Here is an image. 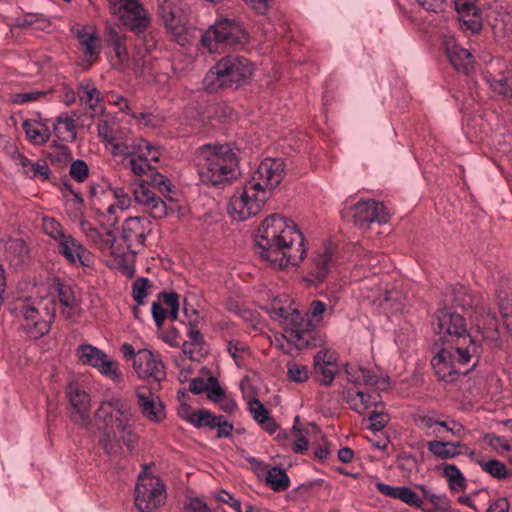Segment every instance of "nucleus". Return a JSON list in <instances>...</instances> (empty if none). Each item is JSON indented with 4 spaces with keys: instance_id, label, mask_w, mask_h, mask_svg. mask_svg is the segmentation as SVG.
I'll return each mask as SVG.
<instances>
[{
    "instance_id": "nucleus-1",
    "label": "nucleus",
    "mask_w": 512,
    "mask_h": 512,
    "mask_svg": "<svg viewBox=\"0 0 512 512\" xmlns=\"http://www.w3.org/2000/svg\"><path fill=\"white\" fill-rule=\"evenodd\" d=\"M254 241L259 257L274 269L296 266L306 253L303 233L292 220L280 214H272L262 221Z\"/></svg>"
},
{
    "instance_id": "nucleus-2",
    "label": "nucleus",
    "mask_w": 512,
    "mask_h": 512,
    "mask_svg": "<svg viewBox=\"0 0 512 512\" xmlns=\"http://www.w3.org/2000/svg\"><path fill=\"white\" fill-rule=\"evenodd\" d=\"M285 176L282 158H265L250 180L230 198L228 212L234 220L244 221L258 214Z\"/></svg>"
},
{
    "instance_id": "nucleus-3",
    "label": "nucleus",
    "mask_w": 512,
    "mask_h": 512,
    "mask_svg": "<svg viewBox=\"0 0 512 512\" xmlns=\"http://www.w3.org/2000/svg\"><path fill=\"white\" fill-rule=\"evenodd\" d=\"M94 418L97 425L103 429V436L99 442L107 454H111L115 449L116 433L128 449L136 446L138 436L133 425V414L124 399L111 397L101 401L94 412Z\"/></svg>"
},
{
    "instance_id": "nucleus-4",
    "label": "nucleus",
    "mask_w": 512,
    "mask_h": 512,
    "mask_svg": "<svg viewBox=\"0 0 512 512\" xmlns=\"http://www.w3.org/2000/svg\"><path fill=\"white\" fill-rule=\"evenodd\" d=\"M195 165L202 183L219 186L236 177L238 161L229 144H204L196 151Z\"/></svg>"
},
{
    "instance_id": "nucleus-5",
    "label": "nucleus",
    "mask_w": 512,
    "mask_h": 512,
    "mask_svg": "<svg viewBox=\"0 0 512 512\" xmlns=\"http://www.w3.org/2000/svg\"><path fill=\"white\" fill-rule=\"evenodd\" d=\"M344 371L347 381L355 385L343 391L344 399L351 410L364 414L371 408L382 407V399L377 391H366L359 386L384 389L388 384L387 375L349 363L345 365Z\"/></svg>"
},
{
    "instance_id": "nucleus-6",
    "label": "nucleus",
    "mask_w": 512,
    "mask_h": 512,
    "mask_svg": "<svg viewBox=\"0 0 512 512\" xmlns=\"http://www.w3.org/2000/svg\"><path fill=\"white\" fill-rule=\"evenodd\" d=\"M254 65L239 55H227L217 61L205 75L203 84L206 91L213 93L222 89H238L248 83L253 75Z\"/></svg>"
},
{
    "instance_id": "nucleus-7",
    "label": "nucleus",
    "mask_w": 512,
    "mask_h": 512,
    "mask_svg": "<svg viewBox=\"0 0 512 512\" xmlns=\"http://www.w3.org/2000/svg\"><path fill=\"white\" fill-rule=\"evenodd\" d=\"M481 354L480 344H449L439 349L431 360V365L439 379L445 382H454L458 376L466 375L469 371V364L476 362Z\"/></svg>"
},
{
    "instance_id": "nucleus-8",
    "label": "nucleus",
    "mask_w": 512,
    "mask_h": 512,
    "mask_svg": "<svg viewBox=\"0 0 512 512\" xmlns=\"http://www.w3.org/2000/svg\"><path fill=\"white\" fill-rule=\"evenodd\" d=\"M56 303L54 296L39 299H23L15 303L12 312L21 317V327L33 339L48 334L55 319Z\"/></svg>"
},
{
    "instance_id": "nucleus-9",
    "label": "nucleus",
    "mask_w": 512,
    "mask_h": 512,
    "mask_svg": "<svg viewBox=\"0 0 512 512\" xmlns=\"http://www.w3.org/2000/svg\"><path fill=\"white\" fill-rule=\"evenodd\" d=\"M435 331L445 343L461 345L480 344L468 332L465 318L452 307L437 311Z\"/></svg>"
},
{
    "instance_id": "nucleus-10",
    "label": "nucleus",
    "mask_w": 512,
    "mask_h": 512,
    "mask_svg": "<svg viewBox=\"0 0 512 512\" xmlns=\"http://www.w3.org/2000/svg\"><path fill=\"white\" fill-rule=\"evenodd\" d=\"M166 499V489L163 481L147 471L139 474L135 486V506L140 512H152L160 507Z\"/></svg>"
},
{
    "instance_id": "nucleus-11",
    "label": "nucleus",
    "mask_w": 512,
    "mask_h": 512,
    "mask_svg": "<svg viewBox=\"0 0 512 512\" xmlns=\"http://www.w3.org/2000/svg\"><path fill=\"white\" fill-rule=\"evenodd\" d=\"M416 427L426 437L434 439L445 438V433L461 438L464 435V427L453 419L445 418L434 410L419 411L414 415Z\"/></svg>"
},
{
    "instance_id": "nucleus-12",
    "label": "nucleus",
    "mask_w": 512,
    "mask_h": 512,
    "mask_svg": "<svg viewBox=\"0 0 512 512\" xmlns=\"http://www.w3.org/2000/svg\"><path fill=\"white\" fill-rule=\"evenodd\" d=\"M159 15L168 33L180 45L187 41V5L180 0H158Z\"/></svg>"
},
{
    "instance_id": "nucleus-13",
    "label": "nucleus",
    "mask_w": 512,
    "mask_h": 512,
    "mask_svg": "<svg viewBox=\"0 0 512 512\" xmlns=\"http://www.w3.org/2000/svg\"><path fill=\"white\" fill-rule=\"evenodd\" d=\"M75 355L82 365L97 369L103 376L114 383H120L123 380V374L118 363L110 359L99 348L91 344H82L76 349Z\"/></svg>"
},
{
    "instance_id": "nucleus-14",
    "label": "nucleus",
    "mask_w": 512,
    "mask_h": 512,
    "mask_svg": "<svg viewBox=\"0 0 512 512\" xmlns=\"http://www.w3.org/2000/svg\"><path fill=\"white\" fill-rule=\"evenodd\" d=\"M114 13L132 32L140 35L151 23V18L139 0H110Z\"/></svg>"
},
{
    "instance_id": "nucleus-15",
    "label": "nucleus",
    "mask_w": 512,
    "mask_h": 512,
    "mask_svg": "<svg viewBox=\"0 0 512 512\" xmlns=\"http://www.w3.org/2000/svg\"><path fill=\"white\" fill-rule=\"evenodd\" d=\"M264 291L267 302L262 306V309L269 313L273 319L289 321L295 326L298 325V320L304 321L288 293L280 292V290Z\"/></svg>"
},
{
    "instance_id": "nucleus-16",
    "label": "nucleus",
    "mask_w": 512,
    "mask_h": 512,
    "mask_svg": "<svg viewBox=\"0 0 512 512\" xmlns=\"http://www.w3.org/2000/svg\"><path fill=\"white\" fill-rule=\"evenodd\" d=\"M390 214L383 203L373 199L362 200L353 206V221L359 229H369L371 223L385 224Z\"/></svg>"
},
{
    "instance_id": "nucleus-17",
    "label": "nucleus",
    "mask_w": 512,
    "mask_h": 512,
    "mask_svg": "<svg viewBox=\"0 0 512 512\" xmlns=\"http://www.w3.org/2000/svg\"><path fill=\"white\" fill-rule=\"evenodd\" d=\"M67 397L71 406L70 417L72 421L85 429H90L92 424L90 415V395L81 385L70 383L67 388Z\"/></svg>"
},
{
    "instance_id": "nucleus-18",
    "label": "nucleus",
    "mask_w": 512,
    "mask_h": 512,
    "mask_svg": "<svg viewBox=\"0 0 512 512\" xmlns=\"http://www.w3.org/2000/svg\"><path fill=\"white\" fill-rule=\"evenodd\" d=\"M151 231V222L147 217H129L122 226V239L130 252L137 253L138 249L144 246Z\"/></svg>"
},
{
    "instance_id": "nucleus-19",
    "label": "nucleus",
    "mask_w": 512,
    "mask_h": 512,
    "mask_svg": "<svg viewBox=\"0 0 512 512\" xmlns=\"http://www.w3.org/2000/svg\"><path fill=\"white\" fill-rule=\"evenodd\" d=\"M129 192L133 195L134 201L142 205L153 218L160 219L167 215L165 202L145 182L131 183L129 185Z\"/></svg>"
},
{
    "instance_id": "nucleus-20",
    "label": "nucleus",
    "mask_w": 512,
    "mask_h": 512,
    "mask_svg": "<svg viewBox=\"0 0 512 512\" xmlns=\"http://www.w3.org/2000/svg\"><path fill=\"white\" fill-rule=\"evenodd\" d=\"M215 41L224 47L238 49L248 40L247 32L241 25L229 19H221L213 25Z\"/></svg>"
},
{
    "instance_id": "nucleus-21",
    "label": "nucleus",
    "mask_w": 512,
    "mask_h": 512,
    "mask_svg": "<svg viewBox=\"0 0 512 512\" xmlns=\"http://www.w3.org/2000/svg\"><path fill=\"white\" fill-rule=\"evenodd\" d=\"M132 366L139 378L148 381L159 383L166 375L163 362L147 349L137 351Z\"/></svg>"
},
{
    "instance_id": "nucleus-22",
    "label": "nucleus",
    "mask_w": 512,
    "mask_h": 512,
    "mask_svg": "<svg viewBox=\"0 0 512 512\" xmlns=\"http://www.w3.org/2000/svg\"><path fill=\"white\" fill-rule=\"evenodd\" d=\"M137 404L145 419L153 424H161L166 418L165 405L160 397L150 390H138Z\"/></svg>"
},
{
    "instance_id": "nucleus-23",
    "label": "nucleus",
    "mask_w": 512,
    "mask_h": 512,
    "mask_svg": "<svg viewBox=\"0 0 512 512\" xmlns=\"http://www.w3.org/2000/svg\"><path fill=\"white\" fill-rule=\"evenodd\" d=\"M57 251L70 264L89 267L92 263L91 253L71 234L57 243Z\"/></svg>"
},
{
    "instance_id": "nucleus-24",
    "label": "nucleus",
    "mask_w": 512,
    "mask_h": 512,
    "mask_svg": "<svg viewBox=\"0 0 512 512\" xmlns=\"http://www.w3.org/2000/svg\"><path fill=\"white\" fill-rule=\"evenodd\" d=\"M179 313V296L175 292H161L158 301L152 304V317L155 324L160 327L166 315L171 320H176Z\"/></svg>"
},
{
    "instance_id": "nucleus-25",
    "label": "nucleus",
    "mask_w": 512,
    "mask_h": 512,
    "mask_svg": "<svg viewBox=\"0 0 512 512\" xmlns=\"http://www.w3.org/2000/svg\"><path fill=\"white\" fill-rule=\"evenodd\" d=\"M446 55L455 70L468 74L473 69L474 58L469 50L458 45L453 37L444 39Z\"/></svg>"
},
{
    "instance_id": "nucleus-26",
    "label": "nucleus",
    "mask_w": 512,
    "mask_h": 512,
    "mask_svg": "<svg viewBox=\"0 0 512 512\" xmlns=\"http://www.w3.org/2000/svg\"><path fill=\"white\" fill-rule=\"evenodd\" d=\"M332 264V255L325 250L317 254L309 263L303 280L307 285L318 286L326 279Z\"/></svg>"
},
{
    "instance_id": "nucleus-27",
    "label": "nucleus",
    "mask_w": 512,
    "mask_h": 512,
    "mask_svg": "<svg viewBox=\"0 0 512 512\" xmlns=\"http://www.w3.org/2000/svg\"><path fill=\"white\" fill-rule=\"evenodd\" d=\"M77 95L82 103L89 106L91 117L104 113L105 105L101 92L90 79H84L80 82L77 88Z\"/></svg>"
},
{
    "instance_id": "nucleus-28",
    "label": "nucleus",
    "mask_w": 512,
    "mask_h": 512,
    "mask_svg": "<svg viewBox=\"0 0 512 512\" xmlns=\"http://www.w3.org/2000/svg\"><path fill=\"white\" fill-rule=\"evenodd\" d=\"M337 358L333 351L320 350L314 356L315 371L320 377V382L323 385H330L335 379L337 370Z\"/></svg>"
},
{
    "instance_id": "nucleus-29",
    "label": "nucleus",
    "mask_w": 512,
    "mask_h": 512,
    "mask_svg": "<svg viewBox=\"0 0 512 512\" xmlns=\"http://www.w3.org/2000/svg\"><path fill=\"white\" fill-rule=\"evenodd\" d=\"M376 489L385 496L399 499L407 505L422 509L423 500L407 486H391L383 482H378L376 483Z\"/></svg>"
},
{
    "instance_id": "nucleus-30",
    "label": "nucleus",
    "mask_w": 512,
    "mask_h": 512,
    "mask_svg": "<svg viewBox=\"0 0 512 512\" xmlns=\"http://www.w3.org/2000/svg\"><path fill=\"white\" fill-rule=\"evenodd\" d=\"M426 446L433 456L441 460H449L461 455L463 453L462 449L465 447L462 442L442 441L440 439L428 441Z\"/></svg>"
},
{
    "instance_id": "nucleus-31",
    "label": "nucleus",
    "mask_w": 512,
    "mask_h": 512,
    "mask_svg": "<svg viewBox=\"0 0 512 512\" xmlns=\"http://www.w3.org/2000/svg\"><path fill=\"white\" fill-rule=\"evenodd\" d=\"M58 302L62 313L67 318L79 317L82 313L81 300L75 295L74 290H57Z\"/></svg>"
},
{
    "instance_id": "nucleus-32",
    "label": "nucleus",
    "mask_w": 512,
    "mask_h": 512,
    "mask_svg": "<svg viewBox=\"0 0 512 512\" xmlns=\"http://www.w3.org/2000/svg\"><path fill=\"white\" fill-rule=\"evenodd\" d=\"M454 4L459 19L472 31H478L481 28V23L477 19L475 0H454Z\"/></svg>"
},
{
    "instance_id": "nucleus-33",
    "label": "nucleus",
    "mask_w": 512,
    "mask_h": 512,
    "mask_svg": "<svg viewBox=\"0 0 512 512\" xmlns=\"http://www.w3.org/2000/svg\"><path fill=\"white\" fill-rule=\"evenodd\" d=\"M443 476L446 478L451 492H459L466 489L467 480L455 464H444Z\"/></svg>"
},
{
    "instance_id": "nucleus-34",
    "label": "nucleus",
    "mask_w": 512,
    "mask_h": 512,
    "mask_svg": "<svg viewBox=\"0 0 512 512\" xmlns=\"http://www.w3.org/2000/svg\"><path fill=\"white\" fill-rule=\"evenodd\" d=\"M266 483L276 491H285L290 486V479L284 469L280 467H269L266 470Z\"/></svg>"
},
{
    "instance_id": "nucleus-35",
    "label": "nucleus",
    "mask_w": 512,
    "mask_h": 512,
    "mask_svg": "<svg viewBox=\"0 0 512 512\" xmlns=\"http://www.w3.org/2000/svg\"><path fill=\"white\" fill-rule=\"evenodd\" d=\"M76 35L87 55L95 56L100 53L101 40L98 38L95 31H88L86 28H81L77 29Z\"/></svg>"
},
{
    "instance_id": "nucleus-36",
    "label": "nucleus",
    "mask_w": 512,
    "mask_h": 512,
    "mask_svg": "<svg viewBox=\"0 0 512 512\" xmlns=\"http://www.w3.org/2000/svg\"><path fill=\"white\" fill-rule=\"evenodd\" d=\"M118 212L120 208L114 203L96 209L97 218L106 229L116 226L119 221Z\"/></svg>"
},
{
    "instance_id": "nucleus-37",
    "label": "nucleus",
    "mask_w": 512,
    "mask_h": 512,
    "mask_svg": "<svg viewBox=\"0 0 512 512\" xmlns=\"http://www.w3.org/2000/svg\"><path fill=\"white\" fill-rule=\"evenodd\" d=\"M27 137L35 144L46 143L50 138V131L47 127H39L37 122L25 120L22 124Z\"/></svg>"
},
{
    "instance_id": "nucleus-38",
    "label": "nucleus",
    "mask_w": 512,
    "mask_h": 512,
    "mask_svg": "<svg viewBox=\"0 0 512 512\" xmlns=\"http://www.w3.org/2000/svg\"><path fill=\"white\" fill-rule=\"evenodd\" d=\"M29 249L23 239H8L5 243V254L9 259H17L23 261L28 255Z\"/></svg>"
},
{
    "instance_id": "nucleus-39",
    "label": "nucleus",
    "mask_w": 512,
    "mask_h": 512,
    "mask_svg": "<svg viewBox=\"0 0 512 512\" xmlns=\"http://www.w3.org/2000/svg\"><path fill=\"white\" fill-rule=\"evenodd\" d=\"M54 133L58 138H63L64 133H68L71 138L76 137L75 120L67 113H61L53 125Z\"/></svg>"
},
{
    "instance_id": "nucleus-40",
    "label": "nucleus",
    "mask_w": 512,
    "mask_h": 512,
    "mask_svg": "<svg viewBox=\"0 0 512 512\" xmlns=\"http://www.w3.org/2000/svg\"><path fill=\"white\" fill-rule=\"evenodd\" d=\"M491 87L494 91L508 95L512 93V65L506 67L504 71L499 74L498 78L491 81Z\"/></svg>"
},
{
    "instance_id": "nucleus-41",
    "label": "nucleus",
    "mask_w": 512,
    "mask_h": 512,
    "mask_svg": "<svg viewBox=\"0 0 512 512\" xmlns=\"http://www.w3.org/2000/svg\"><path fill=\"white\" fill-rule=\"evenodd\" d=\"M107 42L108 45L113 48L115 55L119 59V61L124 62L128 56L126 48V37L118 34L115 31H111Z\"/></svg>"
},
{
    "instance_id": "nucleus-42",
    "label": "nucleus",
    "mask_w": 512,
    "mask_h": 512,
    "mask_svg": "<svg viewBox=\"0 0 512 512\" xmlns=\"http://www.w3.org/2000/svg\"><path fill=\"white\" fill-rule=\"evenodd\" d=\"M499 310L507 326L512 328V291L500 290Z\"/></svg>"
},
{
    "instance_id": "nucleus-43",
    "label": "nucleus",
    "mask_w": 512,
    "mask_h": 512,
    "mask_svg": "<svg viewBox=\"0 0 512 512\" xmlns=\"http://www.w3.org/2000/svg\"><path fill=\"white\" fill-rule=\"evenodd\" d=\"M43 229L57 243L67 235L63 226L54 218L45 217L43 219Z\"/></svg>"
},
{
    "instance_id": "nucleus-44",
    "label": "nucleus",
    "mask_w": 512,
    "mask_h": 512,
    "mask_svg": "<svg viewBox=\"0 0 512 512\" xmlns=\"http://www.w3.org/2000/svg\"><path fill=\"white\" fill-rule=\"evenodd\" d=\"M147 177L149 178L148 180L142 181L148 186L156 188L161 193L170 191V180L161 173L156 172L154 167Z\"/></svg>"
},
{
    "instance_id": "nucleus-45",
    "label": "nucleus",
    "mask_w": 512,
    "mask_h": 512,
    "mask_svg": "<svg viewBox=\"0 0 512 512\" xmlns=\"http://www.w3.org/2000/svg\"><path fill=\"white\" fill-rule=\"evenodd\" d=\"M249 350L245 343L238 340L229 341L227 345V351L238 367L242 365V360L245 355L249 354Z\"/></svg>"
},
{
    "instance_id": "nucleus-46",
    "label": "nucleus",
    "mask_w": 512,
    "mask_h": 512,
    "mask_svg": "<svg viewBox=\"0 0 512 512\" xmlns=\"http://www.w3.org/2000/svg\"><path fill=\"white\" fill-rule=\"evenodd\" d=\"M217 417L208 409L201 408L196 412V418H192V425L196 428L208 427L213 429L215 428Z\"/></svg>"
},
{
    "instance_id": "nucleus-47",
    "label": "nucleus",
    "mask_w": 512,
    "mask_h": 512,
    "mask_svg": "<svg viewBox=\"0 0 512 512\" xmlns=\"http://www.w3.org/2000/svg\"><path fill=\"white\" fill-rule=\"evenodd\" d=\"M480 466L485 472L497 479H504L508 474L505 464L498 460L481 462Z\"/></svg>"
},
{
    "instance_id": "nucleus-48",
    "label": "nucleus",
    "mask_w": 512,
    "mask_h": 512,
    "mask_svg": "<svg viewBox=\"0 0 512 512\" xmlns=\"http://www.w3.org/2000/svg\"><path fill=\"white\" fill-rule=\"evenodd\" d=\"M287 374L290 380L298 383L305 382L309 378L308 368L297 362H289L287 364Z\"/></svg>"
},
{
    "instance_id": "nucleus-49",
    "label": "nucleus",
    "mask_w": 512,
    "mask_h": 512,
    "mask_svg": "<svg viewBox=\"0 0 512 512\" xmlns=\"http://www.w3.org/2000/svg\"><path fill=\"white\" fill-rule=\"evenodd\" d=\"M127 166L132 170L136 176H148L150 171L153 170L151 163L146 162L144 157H132L128 160Z\"/></svg>"
},
{
    "instance_id": "nucleus-50",
    "label": "nucleus",
    "mask_w": 512,
    "mask_h": 512,
    "mask_svg": "<svg viewBox=\"0 0 512 512\" xmlns=\"http://www.w3.org/2000/svg\"><path fill=\"white\" fill-rule=\"evenodd\" d=\"M383 409L384 406L382 405V407L372 411L369 416V428L374 432L382 430L388 424L389 418L386 414L383 413Z\"/></svg>"
},
{
    "instance_id": "nucleus-51",
    "label": "nucleus",
    "mask_w": 512,
    "mask_h": 512,
    "mask_svg": "<svg viewBox=\"0 0 512 512\" xmlns=\"http://www.w3.org/2000/svg\"><path fill=\"white\" fill-rule=\"evenodd\" d=\"M70 176L77 182H83L88 177L89 168L85 161L77 159L71 163Z\"/></svg>"
},
{
    "instance_id": "nucleus-52",
    "label": "nucleus",
    "mask_w": 512,
    "mask_h": 512,
    "mask_svg": "<svg viewBox=\"0 0 512 512\" xmlns=\"http://www.w3.org/2000/svg\"><path fill=\"white\" fill-rule=\"evenodd\" d=\"M114 123L110 120H100L97 124L99 138L107 143L112 144L115 141Z\"/></svg>"
},
{
    "instance_id": "nucleus-53",
    "label": "nucleus",
    "mask_w": 512,
    "mask_h": 512,
    "mask_svg": "<svg viewBox=\"0 0 512 512\" xmlns=\"http://www.w3.org/2000/svg\"><path fill=\"white\" fill-rule=\"evenodd\" d=\"M113 151L115 154L122 155L129 160L135 156V153L139 152L137 139L133 140L131 144L125 142L115 143L113 145Z\"/></svg>"
},
{
    "instance_id": "nucleus-54",
    "label": "nucleus",
    "mask_w": 512,
    "mask_h": 512,
    "mask_svg": "<svg viewBox=\"0 0 512 512\" xmlns=\"http://www.w3.org/2000/svg\"><path fill=\"white\" fill-rule=\"evenodd\" d=\"M249 411L253 417V419L258 423L259 421H263L266 417L269 416L268 410L265 408L263 403L257 399L254 398L249 401Z\"/></svg>"
},
{
    "instance_id": "nucleus-55",
    "label": "nucleus",
    "mask_w": 512,
    "mask_h": 512,
    "mask_svg": "<svg viewBox=\"0 0 512 512\" xmlns=\"http://www.w3.org/2000/svg\"><path fill=\"white\" fill-rule=\"evenodd\" d=\"M48 94L47 91L34 90L29 92L18 93L14 95L13 102L16 104H25L28 102H34Z\"/></svg>"
},
{
    "instance_id": "nucleus-56",
    "label": "nucleus",
    "mask_w": 512,
    "mask_h": 512,
    "mask_svg": "<svg viewBox=\"0 0 512 512\" xmlns=\"http://www.w3.org/2000/svg\"><path fill=\"white\" fill-rule=\"evenodd\" d=\"M225 394L226 393H225L224 389L220 386V384L217 381V379H215L214 377H210L209 378V385H208V388H207V391H206L207 398L210 401L216 403Z\"/></svg>"
},
{
    "instance_id": "nucleus-57",
    "label": "nucleus",
    "mask_w": 512,
    "mask_h": 512,
    "mask_svg": "<svg viewBox=\"0 0 512 512\" xmlns=\"http://www.w3.org/2000/svg\"><path fill=\"white\" fill-rule=\"evenodd\" d=\"M215 428H217L218 438H227L232 435L234 426L231 422L227 421L224 416L218 415Z\"/></svg>"
},
{
    "instance_id": "nucleus-58",
    "label": "nucleus",
    "mask_w": 512,
    "mask_h": 512,
    "mask_svg": "<svg viewBox=\"0 0 512 512\" xmlns=\"http://www.w3.org/2000/svg\"><path fill=\"white\" fill-rule=\"evenodd\" d=\"M419 488L422 491L424 498L427 499L436 508H443V505L448 504L446 495H437L425 486H420Z\"/></svg>"
},
{
    "instance_id": "nucleus-59",
    "label": "nucleus",
    "mask_w": 512,
    "mask_h": 512,
    "mask_svg": "<svg viewBox=\"0 0 512 512\" xmlns=\"http://www.w3.org/2000/svg\"><path fill=\"white\" fill-rule=\"evenodd\" d=\"M113 195L117 201L116 205L120 208V212H123L124 209L130 206L131 197L129 192H127L124 188H115Z\"/></svg>"
},
{
    "instance_id": "nucleus-60",
    "label": "nucleus",
    "mask_w": 512,
    "mask_h": 512,
    "mask_svg": "<svg viewBox=\"0 0 512 512\" xmlns=\"http://www.w3.org/2000/svg\"><path fill=\"white\" fill-rule=\"evenodd\" d=\"M215 498L218 501L231 506L236 512H242L241 502L238 499H236L232 494L228 493L227 491L221 490L215 496Z\"/></svg>"
},
{
    "instance_id": "nucleus-61",
    "label": "nucleus",
    "mask_w": 512,
    "mask_h": 512,
    "mask_svg": "<svg viewBox=\"0 0 512 512\" xmlns=\"http://www.w3.org/2000/svg\"><path fill=\"white\" fill-rule=\"evenodd\" d=\"M426 11L439 13L444 10L446 0H416Z\"/></svg>"
},
{
    "instance_id": "nucleus-62",
    "label": "nucleus",
    "mask_w": 512,
    "mask_h": 512,
    "mask_svg": "<svg viewBox=\"0 0 512 512\" xmlns=\"http://www.w3.org/2000/svg\"><path fill=\"white\" fill-rule=\"evenodd\" d=\"M185 512H212L208 505L199 498H190L185 504Z\"/></svg>"
},
{
    "instance_id": "nucleus-63",
    "label": "nucleus",
    "mask_w": 512,
    "mask_h": 512,
    "mask_svg": "<svg viewBox=\"0 0 512 512\" xmlns=\"http://www.w3.org/2000/svg\"><path fill=\"white\" fill-rule=\"evenodd\" d=\"M216 404L219 406L221 410L229 414L234 413L238 409V405L235 399L227 394L221 397V399L218 400Z\"/></svg>"
},
{
    "instance_id": "nucleus-64",
    "label": "nucleus",
    "mask_w": 512,
    "mask_h": 512,
    "mask_svg": "<svg viewBox=\"0 0 512 512\" xmlns=\"http://www.w3.org/2000/svg\"><path fill=\"white\" fill-rule=\"evenodd\" d=\"M214 28L213 26L211 27L210 30L204 32L202 35H201V38H200V43L201 45L206 48L210 53L213 52L215 49H217V45H219L216 41H215V37H214Z\"/></svg>"
}]
</instances>
